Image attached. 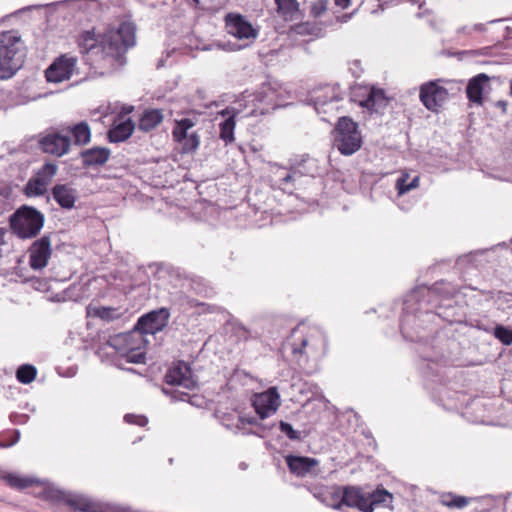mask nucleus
Returning a JSON list of instances; mask_svg holds the SVG:
<instances>
[{"instance_id":"58836bf2","label":"nucleus","mask_w":512,"mask_h":512,"mask_svg":"<svg viewBox=\"0 0 512 512\" xmlns=\"http://www.w3.org/2000/svg\"><path fill=\"white\" fill-rule=\"evenodd\" d=\"M46 190L47 186L45 185V182L40 181L35 177L30 178L24 188L25 195L29 197L43 195Z\"/></svg>"},{"instance_id":"6ab92c4d","label":"nucleus","mask_w":512,"mask_h":512,"mask_svg":"<svg viewBox=\"0 0 512 512\" xmlns=\"http://www.w3.org/2000/svg\"><path fill=\"white\" fill-rule=\"evenodd\" d=\"M285 461L290 473L297 477L316 475L319 472V461L316 458L287 455Z\"/></svg>"},{"instance_id":"c9c22d12","label":"nucleus","mask_w":512,"mask_h":512,"mask_svg":"<svg viewBox=\"0 0 512 512\" xmlns=\"http://www.w3.org/2000/svg\"><path fill=\"white\" fill-rule=\"evenodd\" d=\"M2 479L6 481V483L15 489L22 490L31 486H37L38 483H42V480L35 477H21L17 474L8 473L2 476Z\"/></svg>"},{"instance_id":"f257e3e1","label":"nucleus","mask_w":512,"mask_h":512,"mask_svg":"<svg viewBox=\"0 0 512 512\" xmlns=\"http://www.w3.org/2000/svg\"><path fill=\"white\" fill-rule=\"evenodd\" d=\"M457 287L444 280L438 281L431 287L420 286L412 290L404 300L403 316L400 330L404 338L415 341L412 330L422 324L434 323L443 319L452 323L455 321L456 308L452 298L457 293Z\"/></svg>"},{"instance_id":"de8ad7c7","label":"nucleus","mask_w":512,"mask_h":512,"mask_svg":"<svg viewBox=\"0 0 512 512\" xmlns=\"http://www.w3.org/2000/svg\"><path fill=\"white\" fill-rule=\"evenodd\" d=\"M395 188L398 191V195L401 196L411 190L409 185V175L407 173L402 174L395 184Z\"/></svg>"},{"instance_id":"c85d7f7f","label":"nucleus","mask_w":512,"mask_h":512,"mask_svg":"<svg viewBox=\"0 0 512 512\" xmlns=\"http://www.w3.org/2000/svg\"><path fill=\"white\" fill-rule=\"evenodd\" d=\"M278 15L285 21H296L302 16L297 0H274Z\"/></svg>"},{"instance_id":"4468645a","label":"nucleus","mask_w":512,"mask_h":512,"mask_svg":"<svg viewBox=\"0 0 512 512\" xmlns=\"http://www.w3.org/2000/svg\"><path fill=\"white\" fill-rule=\"evenodd\" d=\"M29 265L34 270H42L47 266L52 254L51 237L43 235L34 241L29 250Z\"/></svg>"},{"instance_id":"412c9836","label":"nucleus","mask_w":512,"mask_h":512,"mask_svg":"<svg viewBox=\"0 0 512 512\" xmlns=\"http://www.w3.org/2000/svg\"><path fill=\"white\" fill-rule=\"evenodd\" d=\"M309 102L314 106L316 112L319 114L322 111L326 112V106L339 102L342 97L339 93H337L335 87L332 86H324L319 89L313 90L309 94Z\"/></svg>"},{"instance_id":"7ed1b4c3","label":"nucleus","mask_w":512,"mask_h":512,"mask_svg":"<svg viewBox=\"0 0 512 512\" xmlns=\"http://www.w3.org/2000/svg\"><path fill=\"white\" fill-rule=\"evenodd\" d=\"M44 222V214L28 205L20 206L9 217L10 229L20 239L36 237L43 228Z\"/></svg>"},{"instance_id":"dca6fc26","label":"nucleus","mask_w":512,"mask_h":512,"mask_svg":"<svg viewBox=\"0 0 512 512\" xmlns=\"http://www.w3.org/2000/svg\"><path fill=\"white\" fill-rule=\"evenodd\" d=\"M39 146L44 153L61 157L69 152L71 138L59 132H51L41 138Z\"/></svg>"},{"instance_id":"338daca9","label":"nucleus","mask_w":512,"mask_h":512,"mask_svg":"<svg viewBox=\"0 0 512 512\" xmlns=\"http://www.w3.org/2000/svg\"><path fill=\"white\" fill-rule=\"evenodd\" d=\"M510 90H511V95H512V79L510 80Z\"/></svg>"},{"instance_id":"6e6552de","label":"nucleus","mask_w":512,"mask_h":512,"mask_svg":"<svg viewBox=\"0 0 512 512\" xmlns=\"http://www.w3.org/2000/svg\"><path fill=\"white\" fill-rule=\"evenodd\" d=\"M141 341L132 333L116 335L107 342V346L120 354L127 363L145 362V352L141 350Z\"/></svg>"},{"instance_id":"c756f323","label":"nucleus","mask_w":512,"mask_h":512,"mask_svg":"<svg viewBox=\"0 0 512 512\" xmlns=\"http://www.w3.org/2000/svg\"><path fill=\"white\" fill-rule=\"evenodd\" d=\"M489 81V77L480 73L471 78L466 87V94L469 101L477 104L482 103L483 86Z\"/></svg>"},{"instance_id":"5fc2aeb1","label":"nucleus","mask_w":512,"mask_h":512,"mask_svg":"<svg viewBox=\"0 0 512 512\" xmlns=\"http://www.w3.org/2000/svg\"><path fill=\"white\" fill-rule=\"evenodd\" d=\"M195 6L199 9L209 11L212 9L213 0H192Z\"/></svg>"},{"instance_id":"774afa93","label":"nucleus","mask_w":512,"mask_h":512,"mask_svg":"<svg viewBox=\"0 0 512 512\" xmlns=\"http://www.w3.org/2000/svg\"><path fill=\"white\" fill-rule=\"evenodd\" d=\"M498 21H499V20H491V21H489V22H488V24H490V23H495V22H498Z\"/></svg>"},{"instance_id":"f704fd0d","label":"nucleus","mask_w":512,"mask_h":512,"mask_svg":"<svg viewBox=\"0 0 512 512\" xmlns=\"http://www.w3.org/2000/svg\"><path fill=\"white\" fill-rule=\"evenodd\" d=\"M361 105L369 110L377 112L387 106V98L385 97L382 89L373 88Z\"/></svg>"},{"instance_id":"423d86ee","label":"nucleus","mask_w":512,"mask_h":512,"mask_svg":"<svg viewBox=\"0 0 512 512\" xmlns=\"http://www.w3.org/2000/svg\"><path fill=\"white\" fill-rule=\"evenodd\" d=\"M292 337H295V331ZM290 345L293 355L298 357L300 364L304 357L318 359L325 356L328 350V339L324 331L313 328L299 339L293 338Z\"/></svg>"},{"instance_id":"ddd939ff","label":"nucleus","mask_w":512,"mask_h":512,"mask_svg":"<svg viewBox=\"0 0 512 512\" xmlns=\"http://www.w3.org/2000/svg\"><path fill=\"white\" fill-rule=\"evenodd\" d=\"M252 405L260 419H265L275 413L280 405L277 388L270 387L262 393L255 394L252 398Z\"/></svg>"},{"instance_id":"052dcab7","label":"nucleus","mask_w":512,"mask_h":512,"mask_svg":"<svg viewBox=\"0 0 512 512\" xmlns=\"http://www.w3.org/2000/svg\"><path fill=\"white\" fill-rule=\"evenodd\" d=\"M419 181H420L419 176H415L412 179L409 178V185H410L411 190L415 189L419 186Z\"/></svg>"},{"instance_id":"0e129e2a","label":"nucleus","mask_w":512,"mask_h":512,"mask_svg":"<svg viewBox=\"0 0 512 512\" xmlns=\"http://www.w3.org/2000/svg\"><path fill=\"white\" fill-rule=\"evenodd\" d=\"M497 105H498V106H500V107H502V108H503V110H505V109H506V103H505L504 101H498V102H497Z\"/></svg>"},{"instance_id":"13d9d810","label":"nucleus","mask_w":512,"mask_h":512,"mask_svg":"<svg viewBox=\"0 0 512 512\" xmlns=\"http://www.w3.org/2000/svg\"><path fill=\"white\" fill-rule=\"evenodd\" d=\"M175 51L174 50H171V51H168L167 54H166V57H161L157 64H156V67L157 69H160L162 67H165L167 65V59L174 53Z\"/></svg>"},{"instance_id":"2eb2a0df","label":"nucleus","mask_w":512,"mask_h":512,"mask_svg":"<svg viewBox=\"0 0 512 512\" xmlns=\"http://www.w3.org/2000/svg\"><path fill=\"white\" fill-rule=\"evenodd\" d=\"M225 27L229 34L238 39H255L257 30L241 14L228 13L225 17Z\"/></svg>"},{"instance_id":"a211bd4d","label":"nucleus","mask_w":512,"mask_h":512,"mask_svg":"<svg viewBox=\"0 0 512 512\" xmlns=\"http://www.w3.org/2000/svg\"><path fill=\"white\" fill-rule=\"evenodd\" d=\"M164 380L169 386H179L186 389H193L197 384L190 367L184 362H179L176 366L170 368L165 374Z\"/></svg>"},{"instance_id":"72a5a7b5","label":"nucleus","mask_w":512,"mask_h":512,"mask_svg":"<svg viewBox=\"0 0 512 512\" xmlns=\"http://www.w3.org/2000/svg\"><path fill=\"white\" fill-rule=\"evenodd\" d=\"M393 502V495L381 486L373 491H368V504H371L372 512L375 507H390Z\"/></svg>"},{"instance_id":"3c124183","label":"nucleus","mask_w":512,"mask_h":512,"mask_svg":"<svg viewBox=\"0 0 512 512\" xmlns=\"http://www.w3.org/2000/svg\"><path fill=\"white\" fill-rule=\"evenodd\" d=\"M124 420L129 424H136L138 426H145L148 423V419L143 415L126 414Z\"/></svg>"},{"instance_id":"2f4dec72","label":"nucleus","mask_w":512,"mask_h":512,"mask_svg":"<svg viewBox=\"0 0 512 512\" xmlns=\"http://www.w3.org/2000/svg\"><path fill=\"white\" fill-rule=\"evenodd\" d=\"M134 128L135 124L130 118L121 121L108 131V139L112 143L125 141L132 135Z\"/></svg>"},{"instance_id":"4c0bfd02","label":"nucleus","mask_w":512,"mask_h":512,"mask_svg":"<svg viewBox=\"0 0 512 512\" xmlns=\"http://www.w3.org/2000/svg\"><path fill=\"white\" fill-rule=\"evenodd\" d=\"M20 67V61H10L9 59L0 57V79H10Z\"/></svg>"},{"instance_id":"bb28decb","label":"nucleus","mask_w":512,"mask_h":512,"mask_svg":"<svg viewBox=\"0 0 512 512\" xmlns=\"http://www.w3.org/2000/svg\"><path fill=\"white\" fill-rule=\"evenodd\" d=\"M144 272L149 281H154L156 287H164L169 282L172 270L162 263H151L144 267Z\"/></svg>"},{"instance_id":"6e6d98bb","label":"nucleus","mask_w":512,"mask_h":512,"mask_svg":"<svg viewBox=\"0 0 512 512\" xmlns=\"http://www.w3.org/2000/svg\"><path fill=\"white\" fill-rule=\"evenodd\" d=\"M10 420L14 424H25L28 421V416L25 414L12 413L10 415Z\"/></svg>"},{"instance_id":"4be33fe9","label":"nucleus","mask_w":512,"mask_h":512,"mask_svg":"<svg viewBox=\"0 0 512 512\" xmlns=\"http://www.w3.org/2000/svg\"><path fill=\"white\" fill-rule=\"evenodd\" d=\"M302 174L296 169H287L285 167L276 166L271 178L272 185L284 192L291 193L295 188V181Z\"/></svg>"},{"instance_id":"f8f14e48","label":"nucleus","mask_w":512,"mask_h":512,"mask_svg":"<svg viewBox=\"0 0 512 512\" xmlns=\"http://www.w3.org/2000/svg\"><path fill=\"white\" fill-rule=\"evenodd\" d=\"M442 81L441 79L430 81L420 88V100L430 111L436 112L449 98L448 89L440 85Z\"/></svg>"},{"instance_id":"b1692460","label":"nucleus","mask_w":512,"mask_h":512,"mask_svg":"<svg viewBox=\"0 0 512 512\" xmlns=\"http://www.w3.org/2000/svg\"><path fill=\"white\" fill-rule=\"evenodd\" d=\"M111 150L106 147H92L81 151L80 157L85 168L103 166L110 158Z\"/></svg>"},{"instance_id":"9b49d317","label":"nucleus","mask_w":512,"mask_h":512,"mask_svg":"<svg viewBox=\"0 0 512 512\" xmlns=\"http://www.w3.org/2000/svg\"><path fill=\"white\" fill-rule=\"evenodd\" d=\"M77 65V58L68 54L57 57L46 69L45 77L50 83H61L69 80Z\"/></svg>"},{"instance_id":"69168bd1","label":"nucleus","mask_w":512,"mask_h":512,"mask_svg":"<svg viewBox=\"0 0 512 512\" xmlns=\"http://www.w3.org/2000/svg\"><path fill=\"white\" fill-rule=\"evenodd\" d=\"M473 32H475V28H472V25H471V26H469V33H473Z\"/></svg>"},{"instance_id":"39448f33","label":"nucleus","mask_w":512,"mask_h":512,"mask_svg":"<svg viewBox=\"0 0 512 512\" xmlns=\"http://www.w3.org/2000/svg\"><path fill=\"white\" fill-rule=\"evenodd\" d=\"M41 488L35 495L51 503L64 502L75 510L81 512H103L101 507L88 497L65 492L56 488L54 485L42 480L37 484Z\"/></svg>"},{"instance_id":"a19ab883","label":"nucleus","mask_w":512,"mask_h":512,"mask_svg":"<svg viewBox=\"0 0 512 512\" xmlns=\"http://www.w3.org/2000/svg\"><path fill=\"white\" fill-rule=\"evenodd\" d=\"M58 166L53 163H45L35 174V178L40 181H44L45 185L48 186L52 178L57 172Z\"/></svg>"},{"instance_id":"09e8293b","label":"nucleus","mask_w":512,"mask_h":512,"mask_svg":"<svg viewBox=\"0 0 512 512\" xmlns=\"http://www.w3.org/2000/svg\"><path fill=\"white\" fill-rule=\"evenodd\" d=\"M426 346H420L417 351L424 361L431 362L433 364L438 365V363L442 360L443 356L435 353H430L429 351H425Z\"/></svg>"},{"instance_id":"aec40b11","label":"nucleus","mask_w":512,"mask_h":512,"mask_svg":"<svg viewBox=\"0 0 512 512\" xmlns=\"http://www.w3.org/2000/svg\"><path fill=\"white\" fill-rule=\"evenodd\" d=\"M20 37L15 31H4L0 34V57L10 61L22 62L19 51Z\"/></svg>"},{"instance_id":"f3484780","label":"nucleus","mask_w":512,"mask_h":512,"mask_svg":"<svg viewBox=\"0 0 512 512\" xmlns=\"http://www.w3.org/2000/svg\"><path fill=\"white\" fill-rule=\"evenodd\" d=\"M341 507L357 508L362 512H372L371 504H368V491L358 486L341 487Z\"/></svg>"},{"instance_id":"a878e982","label":"nucleus","mask_w":512,"mask_h":512,"mask_svg":"<svg viewBox=\"0 0 512 512\" xmlns=\"http://www.w3.org/2000/svg\"><path fill=\"white\" fill-rule=\"evenodd\" d=\"M240 111L241 110L236 107H227L220 112L223 117H226V119L220 123V139H222L225 144L234 141L235 117Z\"/></svg>"},{"instance_id":"a18cd8bd","label":"nucleus","mask_w":512,"mask_h":512,"mask_svg":"<svg viewBox=\"0 0 512 512\" xmlns=\"http://www.w3.org/2000/svg\"><path fill=\"white\" fill-rule=\"evenodd\" d=\"M20 439V431L15 429L7 434H0V447L7 448L16 444Z\"/></svg>"},{"instance_id":"bf43d9fd","label":"nucleus","mask_w":512,"mask_h":512,"mask_svg":"<svg viewBox=\"0 0 512 512\" xmlns=\"http://www.w3.org/2000/svg\"><path fill=\"white\" fill-rule=\"evenodd\" d=\"M334 3L341 9H346L349 7L351 0H334Z\"/></svg>"},{"instance_id":"f03ea898","label":"nucleus","mask_w":512,"mask_h":512,"mask_svg":"<svg viewBox=\"0 0 512 512\" xmlns=\"http://www.w3.org/2000/svg\"><path fill=\"white\" fill-rule=\"evenodd\" d=\"M136 44V26L123 21L119 26L97 33L95 28L82 31L77 45L84 61L92 69L102 70L101 74L123 64L124 54Z\"/></svg>"},{"instance_id":"7c9ffc66","label":"nucleus","mask_w":512,"mask_h":512,"mask_svg":"<svg viewBox=\"0 0 512 512\" xmlns=\"http://www.w3.org/2000/svg\"><path fill=\"white\" fill-rule=\"evenodd\" d=\"M65 131V135L72 136L73 143L77 146L86 145L91 140V130L86 121L68 126Z\"/></svg>"},{"instance_id":"864d4df0","label":"nucleus","mask_w":512,"mask_h":512,"mask_svg":"<svg viewBox=\"0 0 512 512\" xmlns=\"http://www.w3.org/2000/svg\"><path fill=\"white\" fill-rule=\"evenodd\" d=\"M162 391L167 395H171L175 400L186 401V397H188L187 393L179 392L176 389L163 388Z\"/></svg>"},{"instance_id":"20e7f679","label":"nucleus","mask_w":512,"mask_h":512,"mask_svg":"<svg viewBox=\"0 0 512 512\" xmlns=\"http://www.w3.org/2000/svg\"><path fill=\"white\" fill-rule=\"evenodd\" d=\"M244 102L245 107L251 109L245 114L246 116H258L269 114L275 109L284 106L280 99V94L271 84H264L254 93L243 94L242 99L238 102L241 107Z\"/></svg>"},{"instance_id":"e2e57ef3","label":"nucleus","mask_w":512,"mask_h":512,"mask_svg":"<svg viewBox=\"0 0 512 512\" xmlns=\"http://www.w3.org/2000/svg\"><path fill=\"white\" fill-rule=\"evenodd\" d=\"M457 33L459 35H462V34H464V35H471L472 34V33H469V26L468 25H465V26H462V27L458 28Z\"/></svg>"},{"instance_id":"cd10ccee","label":"nucleus","mask_w":512,"mask_h":512,"mask_svg":"<svg viewBox=\"0 0 512 512\" xmlns=\"http://www.w3.org/2000/svg\"><path fill=\"white\" fill-rule=\"evenodd\" d=\"M235 433L241 432L243 435L254 434L264 437V432L268 429L260 424L255 417L238 416L235 419Z\"/></svg>"},{"instance_id":"c03bdc74","label":"nucleus","mask_w":512,"mask_h":512,"mask_svg":"<svg viewBox=\"0 0 512 512\" xmlns=\"http://www.w3.org/2000/svg\"><path fill=\"white\" fill-rule=\"evenodd\" d=\"M493 335L502 344L506 346L512 345V328L498 324L494 328Z\"/></svg>"},{"instance_id":"9d476101","label":"nucleus","mask_w":512,"mask_h":512,"mask_svg":"<svg viewBox=\"0 0 512 512\" xmlns=\"http://www.w3.org/2000/svg\"><path fill=\"white\" fill-rule=\"evenodd\" d=\"M169 317L170 313L166 308L153 310L138 319L132 334L136 335L139 341L144 342L143 336L161 331L167 325Z\"/></svg>"},{"instance_id":"5701e85b","label":"nucleus","mask_w":512,"mask_h":512,"mask_svg":"<svg viewBox=\"0 0 512 512\" xmlns=\"http://www.w3.org/2000/svg\"><path fill=\"white\" fill-rule=\"evenodd\" d=\"M313 496L327 507L340 510L341 509V487L319 486L311 489Z\"/></svg>"},{"instance_id":"393cba45","label":"nucleus","mask_w":512,"mask_h":512,"mask_svg":"<svg viewBox=\"0 0 512 512\" xmlns=\"http://www.w3.org/2000/svg\"><path fill=\"white\" fill-rule=\"evenodd\" d=\"M52 196L61 208L72 209L78 198V193L68 184H56L52 188Z\"/></svg>"},{"instance_id":"0eeeda50","label":"nucleus","mask_w":512,"mask_h":512,"mask_svg":"<svg viewBox=\"0 0 512 512\" xmlns=\"http://www.w3.org/2000/svg\"><path fill=\"white\" fill-rule=\"evenodd\" d=\"M333 145L342 155L356 153L362 145L358 124L349 117H340L333 131Z\"/></svg>"},{"instance_id":"79ce46f5","label":"nucleus","mask_w":512,"mask_h":512,"mask_svg":"<svg viewBox=\"0 0 512 512\" xmlns=\"http://www.w3.org/2000/svg\"><path fill=\"white\" fill-rule=\"evenodd\" d=\"M441 503L447 507L464 508L468 505L469 499L464 496L447 493L442 495Z\"/></svg>"},{"instance_id":"37998d69","label":"nucleus","mask_w":512,"mask_h":512,"mask_svg":"<svg viewBox=\"0 0 512 512\" xmlns=\"http://www.w3.org/2000/svg\"><path fill=\"white\" fill-rule=\"evenodd\" d=\"M306 3L308 4L310 16L318 18L326 12L329 0H307Z\"/></svg>"},{"instance_id":"ea45409f","label":"nucleus","mask_w":512,"mask_h":512,"mask_svg":"<svg viewBox=\"0 0 512 512\" xmlns=\"http://www.w3.org/2000/svg\"><path fill=\"white\" fill-rule=\"evenodd\" d=\"M36 374L37 370L33 365L24 364L17 369L16 378L22 384H29L35 379Z\"/></svg>"},{"instance_id":"680f3d73","label":"nucleus","mask_w":512,"mask_h":512,"mask_svg":"<svg viewBox=\"0 0 512 512\" xmlns=\"http://www.w3.org/2000/svg\"><path fill=\"white\" fill-rule=\"evenodd\" d=\"M472 28H475V32L482 33V32L486 31V24L477 23V24L472 25Z\"/></svg>"},{"instance_id":"473e14b6","label":"nucleus","mask_w":512,"mask_h":512,"mask_svg":"<svg viewBox=\"0 0 512 512\" xmlns=\"http://www.w3.org/2000/svg\"><path fill=\"white\" fill-rule=\"evenodd\" d=\"M163 113L160 109H148L139 118L138 128L141 131L149 132L156 128L163 121Z\"/></svg>"},{"instance_id":"603ef678","label":"nucleus","mask_w":512,"mask_h":512,"mask_svg":"<svg viewBox=\"0 0 512 512\" xmlns=\"http://www.w3.org/2000/svg\"><path fill=\"white\" fill-rule=\"evenodd\" d=\"M239 415H234V414H224L220 421H221V424L229 429V430H232L235 432V419L238 417Z\"/></svg>"},{"instance_id":"4d7b16f0","label":"nucleus","mask_w":512,"mask_h":512,"mask_svg":"<svg viewBox=\"0 0 512 512\" xmlns=\"http://www.w3.org/2000/svg\"><path fill=\"white\" fill-rule=\"evenodd\" d=\"M477 256V253H469L467 255H464V256H461L459 257L458 259V264H462V263H473L475 258Z\"/></svg>"},{"instance_id":"49530a36","label":"nucleus","mask_w":512,"mask_h":512,"mask_svg":"<svg viewBox=\"0 0 512 512\" xmlns=\"http://www.w3.org/2000/svg\"><path fill=\"white\" fill-rule=\"evenodd\" d=\"M279 429L284 433L290 440L299 441L301 440V433L295 430L290 423L280 421Z\"/></svg>"},{"instance_id":"e433bc0d","label":"nucleus","mask_w":512,"mask_h":512,"mask_svg":"<svg viewBox=\"0 0 512 512\" xmlns=\"http://www.w3.org/2000/svg\"><path fill=\"white\" fill-rule=\"evenodd\" d=\"M93 315L107 322L121 318L123 312L120 308L100 306L93 308Z\"/></svg>"},{"instance_id":"8fccbe9b","label":"nucleus","mask_w":512,"mask_h":512,"mask_svg":"<svg viewBox=\"0 0 512 512\" xmlns=\"http://www.w3.org/2000/svg\"><path fill=\"white\" fill-rule=\"evenodd\" d=\"M12 209L10 201V192L8 190H2L0 192V217L7 211Z\"/></svg>"},{"instance_id":"1a4fd4ad","label":"nucleus","mask_w":512,"mask_h":512,"mask_svg":"<svg viewBox=\"0 0 512 512\" xmlns=\"http://www.w3.org/2000/svg\"><path fill=\"white\" fill-rule=\"evenodd\" d=\"M197 123V117H183L175 120L172 129V136L175 142L181 144V151L184 154L195 152L200 145V137L196 132L189 133Z\"/></svg>"}]
</instances>
